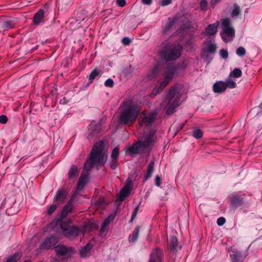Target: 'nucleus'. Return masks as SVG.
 <instances>
[{
  "instance_id": "1",
  "label": "nucleus",
  "mask_w": 262,
  "mask_h": 262,
  "mask_svg": "<svg viewBox=\"0 0 262 262\" xmlns=\"http://www.w3.org/2000/svg\"><path fill=\"white\" fill-rule=\"evenodd\" d=\"M103 143V141H100L94 144L90 157L84 165L83 169L85 170H90L94 164L102 166L106 162L107 154Z\"/></svg>"
},
{
  "instance_id": "35",
  "label": "nucleus",
  "mask_w": 262,
  "mask_h": 262,
  "mask_svg": "<svg viewBox=\"0 0 262 262\" xmlns=\"http://www.w3.org/2000/svg\"><path fill=\"white\" fill-rule=\"evenodd\" d=\"M225 82V85H226V89L227 88L233 89L236 87L235 82L231 79H227Z\"/></svg>"
},
{
  "instance_id": "43",
  "label": "nucleus",
  "mask_w": 262,
  "mask_h": 262,
  "mask_svg": "<svg viewBox=\"0 0 262 262\" xmlns=\"http://www.w3.org/2000/svg\"><path fill=\"white\" fill-rule=\"evenodd\" d=\"M65 260L64 258L61 257L57 256L55 257H51L50 261L51 262H62Z\"/></svg>"
},
{
  "instance_id": "62",
  "label": "nucleus",
  "mask_w": 262,
  "mask_h": 262,
  "mask_svg": "<svg viewBox=\"0 0 262 262\" xmlns=\"http://www.w3.org/2000/svg\"><path fill=\"white\" fill-rule=\"evenodd\" d=\"M107 226L108 225L107 224H105V223L103 222L101 226L106 229Z\"/></svg>"
},
{
  "instance_id": "14",
  "label": "nucleus",
  "mask_w": 262,
  "mask_h": 262,
  "mask_svg": "<svg viewBox=\"0 0 262 262\" xmlns=\"http://www.w3.org/2000/svg\"><path fill=\"white\" fill-rule=\"evenodd\" d=\"M74 200L75 196H72L67 204L63 207L60 214V217L62 220L66 219L68 214L72 212L74 207L73 202Z\"/></svg>"
},
{
  "instance_id": "44",
  "label": "nucleus",
  "mask_w": 262,
  "mask_h": 262,
  "mask_svg": "<svg viewBox=\"0 0 262 262\" xmlns=\"http://www.w3.org/2000/svg\"><path fill=\"white\" fill-rule=\"evenodd\" d=\"M118 165V162L117 159H112L110 163V167L112 169H115Z\"/></svg>"
},
{
  "instance_id": "49",
  "label": "nucleus",
  "mask_w": 262,
  "mask_h": 262,
  "mask_svg": "<svg viewBox=\"0 0 262 262\" xmlns=\"http://www.w3.org/2000/svg\"><path fill=\"white\" fill-rule=\"evenodd\" d=\"M172 3V0H161L160 5L162 7L167 6Z\"/></svg>"
},
{
  "instance_id": "39",
  "label": "nucleus",
  "mask_w": 262,
  "mask_h": 262,
  "mask_svg": "<svg viewBox=\"0 0 262 262\" xmlns=\"http://www.w3.org/2000/svg\"><path fill=\"white\" fill-rule=\"evenodd\" d=\"M119 148L116 147L112 152L111 158L112 159H118V157L119 156Z\"/></svg>"
},
{
  "instance_id": "36",
  "label": "nucleus",
  "mask_w": 262,
  "mask_h": 262,
  "mask_svg": "<svg viewBox=\"0 0 262 262\" xmlns=\"http://www.w3.org/2000/svg\"><path fill=\"white\" fill-rule=\"evenodd\" d=\"M85 183H83L82 180V178H79L77 183V187L76 189V192L77 193L80 192L82 189L83 188Z\"/></svg>"
},
{
  "instance_id": "25",
  "label": "nucleus",
  "mask_w": 262,
  "mask_h": 262,
  "mask_svg": "<svg viewBox=\"0 0 262 262\" xmlns=\"http://www.w3.org/2000/svg\"><path fill=\"white\" fill-rule=\"evenodd\" d=\"M140 230V227L139 226L136 227L133 233L130 234L128 237V241L129 243H135L137 242Z\"/></svg>"
},
{
  "instance_id": "58",
  "label": "nucleus",
  "mask_w": 262,
  "mask_h": 262,
  "mask_svg": "<svg viewBox=\"0 0 262 262\" xmlns=\"http://www.w3.org/2000/svg\"><path fill=\"white\" fill-rule=\"evenodd\" d=\"M221 1V0H211V4L212 5H215L216 4H217Z\"/></svg>"
},
{
  "instance_id": "33",
  "label": "nucleus",
  "mask_w": 262,
  "mask_h": 262,
  "mask_svg": "<svg viewBox=\"0 0 262 262\" xmlns=\"http://www.w3.org/2000/svg\"><path fill=\"white\" fill-rule=\"evenodd\" d=\"M168 20V22L167 23V24L165 25V27L163 29V31L164 32L168 31L171 28V27L173 25V24L177 20V18L176 17H173L172 18V19H170V18H169Z\"/></svg>"
},
{
  "instance_id": "19",
  "label": "nucleus",
  "mask_w": 262,
  "mask_h": 262,
  "mask_svg": "<svg viewBox=\"0 0 262 262\" xmlns=\"http://www.w3.org/2000/svg\"><path fill=\"white\" fill-rule=\"evenodd\" d=\"M45 11L43 9H40L38 12L35 13L33 18V24L38 26L40 24L45 21L44 19Z\"/></svg>"
},
{
  "instance_id": "41",
  "label": "nucleus",
  "mask_w": 262,
  "mask_h": 262,
  "mask_svg": "<svg viewBox=\"0 0 262 262\" xmlns=\"http://www.w3.org/2000/svg\"><path fill=\"white\" fill-rule=\"evenodd\" d=\"M220 54L221 56L224 59H227L228 57V53L227 50L222 49L220 51Z\"/></svg>"
},
{
  "instance_id": "63",
  "label": "nucleus",
  "mask_w": 262,
  "mask_h": 262,
  "mask_svg": "<svg viewBox=\"0 0 262 262\" xmlns=\"http://www.w3.org/2000/svg\"><path fill=\"white\" fill-rule=\"evenodd\" d=\"M24 262H31V260L28 259V260H26Z\"/></svg>"
},
{
  "instance_id": "8",
  "label": "nucleus",
  "mask_w": 262,
  "mask_h": 262,
  "mask_svg": "<svg viewBox=\"0 0 262 262\" xmlns=\"http://www.w3.org/2000/svg\"><path fill=\"white\" fill-rule=\"evenodd\" d=\"M157 136L156 131L151 129L139 141L144 150H150L156 142Z\"/></svg>"
},
{
  "instance_id": "40",
  "label": "nucleus",
  "mask_w": 262,
  "mask_h": 262,
  "mask_svg": "<svg viewBox=\"0 0 262 262\" xmlns=\"http://www.w3.org/2000/svg\"><path fill=\"white\" fill-rule=\"evenodd\" d=\"M58 205L56 203V204H52L49 207L48 209V214L49 215L52 214L56 209Z\"/></svg>"
},
{
  "instance_id": "48",
  "label": "nucleus",
  "mask_w": 262,
  "mask_h": 262,
  "mask_svg": "<svg viewBox=\"0 0 262 262\" xmlns=\"http://www.w3.org/2000/svg\"><path fill=\"white\" fill-rule=\"evenodd\" d=\"M116 3L117 6L120 7H123L126 5V1L125 0H116Z\"/></svg>"
},
{
  "instance_id": "28",
  "label": "nucleus",
  "mask_w": 262,
  "mask_h": 262,
  "mask_svg": "<svg viewBox=\"0 0 262 262\" xmlns=\"http://www.w3.org/2000/svg\"><path fill=\"white\" fill-rule=\"evenodd\" d=\"M92 248V245L91 244H88L83 247L80 251L81 256L82 257H86L88 256Z\"/></svg>"
},
{
  "instance_id": "20",
  "label": "nucleus",
  "mask_w": 262,
  "mask_h": 262,
  "mask_svg": "<svg viewBox=\"0 0 262 262\" xmlns=\"http://www.w3.org/2000/svg\"><path fill=\"white\" fill-rule=\"evenodd\" d=\"M232 254H230L231 258V262H243L244 259L246 257L245 255H243V252L237 249H233L232 250Z\"/></svg>"
},
{
  "instance_id": "56",
  "label": "nucleus",
  "mask_w": 262,
  "mask_h": 262,
  "mask_svg": "<svg viewBox=\"0 0 262 262\" xmlns=\"http://www.w3.org/2000/svg\"><path fill=\"white\" fill-rule=\"evenodd\" d=\"M157 73H158V68L157 67H155L152 70V72L151 76L153 77H156V75H157Z\"/></svg>"
},
{
  "instance_id": "2",
  "label": "nucleus",
  "mask_w": 262,
  "mask_h": 262,
  "mask_svg": "<svg viewBox=\"0 0 262 262\" xmlns=\"http://www.w3.org/2000/svg\"><path fill=\"white\" fill-rule=\"evenodd\" d=\"M181 96L180 90L176 86H172L169 90L167 96L162 104V106L166 109L167 115H172L175 112L176 108L180 105Z\"/></svg>"
},
{
  "instance_id": "37",
  "label": "nucleus",
  "mask_w": 262,
  "mask_h": 262,
  "mask_svg": "<svg viewBox=\"0 0 262 262\" xmlns=\"http://www.w3.org/2000/svg\"><path fill=\"white\" fill-rule=\"evenodd\" d=\"M85 183H83L82 180V178H79L77 183V187L76 189V192L77 193L80 192L82 189L83 188Z\"/></svg>"
},
{
  "instance_id": "13",
  "label": "nucleus",
  "mask_w": 262,
  "mask_h": 262,
  "mask_svg": "<svg viewBox=\"0 0 262 262\" xmlns=\"http://www.w3.org/2000/svg\"><path fill=\"white\" fill-rule=\"evenodd\" d=\"M101 130L100 124L91 125L88 131V139L97 138L100 135Z\"/></svg>"
},
{
  "instance_id": "60",
  "label": "nucleus",
  "mask_w": 262,
  "mask_h": 262,
  "mask_svg": "<svg viewBox=\"0 0 262 262\" xmlns=\"http://www.w3.org/2000/svg\"><path fill=\"white\" fill-rule=\"evenodd\" d=\"M105 228H104V227H102V226H101V228H100V233H103V232H104V231H105Z\"/></svg>"
},
{
  "instance_id": "22",
  "label": "nucleus",
  "mask_w": 262,
  "mask_h": 262,
  "mask_svg": "<svg viewBox=\"0 0 262 262\" xmlns=\"http://www.w3.org/2000/svg\"><path fill=\"white\" fill-rule=\"evenodd\" d=\"M219 25V21H216L215 23L209 25L206 28V33L209 36L214 35L217 32V27Z\"/></svg>"
},
{
  "instance_id": "32",
  "label": "nucleus",
  "mask_w": 262,
  "mask_h": 262,
  "mask_svg": "<svg viewBox=\"0 0 262 262\" xmlns=\"http://www.w3.org/2000/svg\"><path fill=\"white\" fill-rule=\"evenodd\" d=\"M100 70L97 68H95L91 72L89 77V80L90 81L91 83H92L94 79L100 74Z\"/></svg>"
},
{
  "instance_id": "11",
  "label": "nucleus",
  "mask_w": 262,
  "mask_h": 262,
  "mask_svg": "<svg viewBox=\"0 0 262 262\" xmlns=\"http://www.w3.org/2000/svg\"><path fill=\"white\" fill-rule=\"evenodd\" d=\"M245 194L242 192H235L229 198L230 204L233 206L242 205L244 202Z\"/></svg>"
},
{
  "instance_id": "17",
  "label": "nucleus",
  "mask_w": 262,
  "mask_h": 262,
  "mask_svg": "<svg viewBox=\"0 0 262 262\" xmlns=\"http://www.w3.org/2000/svg\"><path fill=\"white\" fill-rule=\"evenodd\" d=\"M157 116L156 112H152L149 114L148 116L144 117L139 122V126H142L143 125L146 126L151 125L156 120Z\"/></svg>"
},
{
  "instance_id": "57",
  "label": "nucleus",
  "mask_w": 262,
  "mask_h": 262,
  "mask_svg": "<svg viewBox=\"0 0 262 262\" xmlns=\"http://www.w3.org/2000/svg\"><path fill=\"white\" fill-rule=\"evenodd\" d=\"M142 3L144 5H150L152 3V0H141Z\"/></svg>"
},
{
  "instance_id": "55",
  "label": "nucleus",
  "mask_w": 262,
  "mask_h": 262,
  "mask_svg": "<svg viewBox=\"0 0 262 262\" xmlns=\"http://www.w3.org/2000/svg\"><path fill=\"white\" fill-rule=\"evenodd\" d=\"M88 176L85 174H81L79 178H82V182L86 184Z\"/></svg>"
},
{
  "instance_id": "42",
  "label": "nucleus",
  "mask_w": 262,
  "mask_h": 262,
  "mask_svg": "<svg viewBox=\"0 0 262 262\" xmlns=\"http://www.w3.org/2000/svg\"><path fill=\"white\" fill-rule=\"evenodd\" d=\"M200 6L202 10H206L207 7V2L206 0H201L200 3Z\"/></svg>"
},
{
  "instance_id": "3",
  "label": "nucleus",
  "mask_w": 262,
  "mask_h": 262,
  "mask_svg": "<svg viewBox=\"0 0 262 262\" xmlns=\"http://www.w3.org/2000/svg\"><path fill=\"white\" fill-rule=\"evenodd\" d=\"M182 50V47L181 46L166 43L159 54L161 59L166 61H174L180 57Z\"/></svg>"
},
{
  "instance_id": "53",
  "label": "nucleus",
  "mask_w": 262,
  "mask_h": 262,
  "mask_svg": "<svg viewBox=\"0 0 262 262\" xmlns=\"http://www.w3.org/2000/svg\"><path fill=\"white\" fill-rule=\"evenodd\" d=\"M122 41L124 45H128L131 42L130 39L127 37H124L122 39Z\"/></svg>"
},
{
  "instance_id": "52",
  "label": "nucleus",
  "mask_w": 262,
  "mask_h": 262,
  "mask_svg": "<svg viewBox=\"0 0 262 262\" xmlns=\"http://www.w3.org/2000/svg\"><path fill=\"white\" fill-rule=\"evenodd\" d=\"M161 177L158 175L156 176V178H155V185L159 187L161 185Z\"/></svg>"
},
{
  "instance_id": "27",
  "label": "nucleus",
  "mask_w": 262,
  "mask_h": 262,
  "mask_svg": "<svg viewBox=\"0 0 262 262\" xmlns=\"http://www.w3.org/2000/svg\"><path fill=\"white\" fill-rule=\"evenodd\" d=\"M15 23L12 20H6L1 23V27L5 30L11 29L14 27Z\"/></svg>"
},
{
  "instance_id": "59",
  "label": "nucleus",
  "mask_w": 262,
  "mask_h": 262,
  "mask_svg": "<svg viewBox=\"0 0 262 262\" xmlns=\"http://www.w3.org/2000/svg\"><path fill=\"white\" fill-rule=\"evenodd\" d=\"M66 103V98L64 97L62 99L60 100V104H64Z\"/></svg>"
},
{
  "instance_id": "10",
  "label": "nucleus",
  "mask_w": 262,
  "mask_h": 262,
  "mask_svg": "<svg viewBox=\"0 0 262 262\" xmlns=\"http://www.w3.org/2000/svg\"><path fill=\"white\" fill-rule=\"evenodd\" d=\"M58 238L55 235H51L46 238L45 241L40 245L39 248L41 250H49L54 248L55 245L58 242Z\"/></svg>"
},
{
  "instance_id": "47",
  "label": "nucleus",
  "mask_w": 262,
  "mask_h": 262,
  "mask_svg": "<svg viewBox=\"0 0 262 262\" xmlns=\"http://www.w3.org/2000/svg\"><path fill=\"white\" fill-rule=\"evenodd\" d=\"M139 210V206H137L133 210L132 212V219L130 220V222H133L134 219L136 217L137 212Z\"/></svg>"
},
{
  "instance_id": "5",
  "label": "nucleus",
  "mask_w": 262,
  "mask_h": 262,
  "mask_svg": "<svg viewBox=\"0 0 262 262\" xmlns=\"http://www.w3.org/2000/svg\"><path fill=\"white\" fill-rule=\"evenodd\" d=\"M140 110L137 106H130L124 109L119 117L121 124L131 125L134 123L140 113Z\"/></svg>"
},
{
  "instance_id": "12",
  "label": "nucleus",
  "mask_w": 262,
  "mask_h": 262,
  "mask_svg": "<svg viewBox=\"0 0 262 262\" xmlns=\"http://www.w3.org/2000/svg\"><path fill=\"white\" fill-rule=\"evenodd\" d=\"M132 187L133 183L129 178H128L125 186L121 190L117 199L120 201H123L129 195L130 191L132 189Z\"/></svg>"
},
{
  "instance_id": "46",
  "label": "nucleus",
  "mask_w": 262,
  "mask_h": 262,
  "mask_svg": "<svg viewBox=\"0 0 262 262\" xmlns=\"http://www.w3.org/2000/svg\"><path fill=\"white\" fill-rule=\"evenodd\" d=\"M114 81L111 78L107 79L104 82V85L109 88H112L114 86Z\"/></svg>"
},
{
  "instance_id": "38",
  "label": "nucleus",
  "mask_w": 262,
  "mask_h": 262,
  "mask_svg": "<svg viewBox=\"0 0 262 262\" xmlns=\"http://www.w3.org/2000/svg\"><path fill=\"white\" fill-rule=\"evenodd\" d=\"M236 54L240 57L244 56L246 54V50L244 47H239L236 49Z\"/></svg>"
},
{
  "instance_id": "6",
  "label": "nucleus",
  "mask_w": 262,
  "mask_h": 262,
  "mask_svg": "<svg viewBox=\"0 0 262 262\" xmlns=\"http://www.w3.org/2000/svg\"><path fill=\"white\" fill-rule=\"evenodd\" d=\"M222 31L220 34L223 40L228 42L233 40L235 36V30L231 26V20L229 18H223L221 20Z\"/></svg>"
},
{
  "instance_id": "30",
  "label": "nucleus",
  "mask_w": 262,
  "mask_h": 262,
  "mask_svg": "<svg viewBox=\"0 0 262 262\" xmlns=\"http://www.w3.org/2000/svg\"><path fill=\"white\" fill-rule=\"evenodd\" d=\"M241 10L239 6L236 4L234 3L233 5L231 16L234 17L239 15L241 14Z\"/></svg>"
},
{
  "instance_id": "15",
  "label": "nucleus",
  "mask_w": 262,
  "mask_h": 262,
  "mask_svg": "<svg viewBox=\"0 0 262 262\" xmlns=\"http://www.w3.org/2000/svg\"><path fill=\"white\" fill-rule=\"evenodd\" d=\"M163 257V251L158 248L152 250L150 254L149 262H162Z\"/></svg>"
},
{
  "instance_id": "54",
  "label": "nucleus",
  "mask_w": 262,
  "mask_h": 262,
  "mask_svg": "<svg viewBox=\"0 0 262 262\" xmlns=\"http://www.w3.org/2000/svg\"><path fill=\"white\" fill-rule=\"evenodd\" d=\"M114 219V216H108L104 221V223H105V224H107V225H108L111 222V221H112Z\"/></svg>"
},
{
  "instance_id": "50",
  "label": "nucleus",
  "mask_w": 262,
  "mask_h": 262,
  "mask_svg": "<svg viewBox=\"0 0 262 262\" xmlns=\"http://www.w3.org/2000/svg\"><path fill=\"white\" fill-rule=\"evenodd\" d=\"M226 222V220L223 217H220L217 220V224L219 226L223 225Z\"/></svg>"
},
{
  "instance_id": "34",
  "label": "nucleus",
  "mask_w": 262,
  "mask_h": 262,
  "mask_svg": "<svg viewBox=\"0 0 262 262\" xmlns=\"http://www.w3.org/2000/svg\"><path fill=\"white\" fill-rule=\"evenodd\" d=\"M242 75V71L238 68L234 69L230 73V76L234 78L240 77Z\"/></svg>"
},
{
  "instance_id": "9",
  "label": "nucleus",
  "mask_w": 262,
  "mask_h": 262,
  "mask_svg": "<svg viewBox=\"0 0 262 262\" xmlns=\"http://www.w3.org/2000/svg\"><path fill=\"white\" fill-rule=\"evenodd\" d=\"M57 256L61 257L66 259L70 257L74 251V249L72 247H67V246L59 244L54 247Z\"/></svg>"
},
{
  "instance_id": "45",
  "label": "nucleus",
  "mask_w": 262,
  "mask_h": 262,
  "mask_svg": "<svg viewBox=\"0 0 262 262\" xmlns=\"http://www.w3.org/2000/svg\"><path fill=\"white\" fill-rule=\"evenodd\" d=\"M18 256V254H14L11 257H10L6 262H16L17 261V258Z\"/></svg>"
},
{
  "instance_id": "24",
  "label": "nucleus",
  "mask_w": 262,
  "mask_h": 262,
  "mask_svg": "<svg viewBox=\"0 0 262 262\" xmlns=\"http://www.w3.org/2000/svg\"><path fill=\"white\" fill-rule=\"evenodd\" d=\"M79 172V169L78 167L75 165H72L68 172V178L70 180H75L78 177Z\"/></svg>"
},
{
  "instance_id": "31",
  "label": "nucleus",
  "mask_w": 262,
  "mask_h": 262,
  "mask_svg": "<svg viewBox=\"0 0 262 262\" xmlns=\"http://www.w3.org/2000/svg\"><path fill=\"white\" fill-rule=\"evenodd\" d=\"M203 131L199 128H194L192 130V136L195 139H200L203 137Z\"/></svg>"
},
{
  "instance_id": "4",
  "label": "nucleus",
  "mask_w": 262,
  "mask_h": 262,
  "mask_svg": "<svg viewBox=\"0 0 262 262\" xmlns=\"http://www.w3.org/2000/svg\"><path fill=\"white\" fill-rule=\"evenodd\" d=\"M176 69L174 66L172 65L167 66L166 71L162 74L164 80L160 82L159 85H156L150 94V97L151 98H153L157 94L161 93L163 89L167 85L170 81L173 78Z\"/></svg>"
},
{
  "instance_id": "7",
  "label": "nucleus",
  "mask_w": 262,
  "mask_h": 262,
  "mask_svg": "<svg viewBox=\"0 0 262 262\" xmlns=\"http://www.w3.org/2000/svg\"><path fill=\"white\" fill-rule=\"evenodd\" d=\"M55 225L60 226L61 231L59 232L67 237H77L82 232L78 227L75 225L69 227V224L64 222L57 221Z\"/></svg>"
},
{
  "instance_id": "29",
  "label": "nucleus",
  "mask_w": 262,
  "mask_h": 262,
  "mask_svg": "<svg viewBox=\"0 0 262 262\" xmlns=\"http://www.w3.org/2000/svg\"><path fill=\"white\" fill-rule=\"evenodd\" d=\"M216 51V46L214 43H212L211 42H209L207 45L205 49H204V51L205 52H207L208 54H214Z\"/></svg>"
},
{
  "instance_id": "21",
  "label": "nucleus",
  "mask_w": 262,
  "mask_h": 262,
  "mask_svg": "<svg viewBox=\"0 0 262 262\" xmlns=\"http://www.w3.org/2000/svg\"><path fill=\"white\" fill-rule=\"evenodd\" d=\"M144 150V148L139 142L128 147V154L132 156L133 155L140 154Z\"/></svg>"
},
{
  "instance_id": "61",
  "label": "nucleus",
  "mask_w": 262,
  "mask_h": 262,
  "mask_svg": "<svg viewBox=\"0 0 262 262\" xmlns=\"http://www.w3.org/2000/svg\"><path fill=\"white\" fill-rule=\"evenodd\" d=\"M107 226L108 225L107 224H105V223L103 222L101 226L106 229Z\"/></svg>"
},
{
  "instance_id": "18",
  "label": "nucleus",
  "mask_w": 262,
  "mask_h": 262,
  "mask_svg": "<svg viewBox=\"0 0 262 262\" xmlns=\"http://www.w3.org/2000/svg\"><path fill=\"white\" fill-rule=\"evenodd\" d=\"M68 192L63 189L58 190L54 196V202L57 205H60L62 204L66 200Z\"/></svg>"
},
{
  "instance_id": "51",
  "label": "nucleus",
  "mask_w": 262,
  "mask_h": 262,
  "mask_svg": "<svg viewBox=\"0 0 262 262\" xmlns=\"http://www.w3.org/2000/svg\"><path fill=\"white\" fill-rule=\"evenodd\" d=\"M8 121V118L5 115L0 116V123L2 124H5Z\"/></svg>"
},
{
  "instance_id": "23",
  "label": "nucleus",
  "mask_w": 262,
  "mask_h": 262,
  "mask_svg": "<svg viewBox=\"0 0 262 262\" xmlns=\"http://www.w3.org/2000/svg\"><path fill=\"white\" fill-rule=\"evenodd\" d=\"M226 90L225 82L222 81H219L215 82L213 86V90L214 93H220L225 91Z\"/></svg>"
},
{
  "instance_id": "16",
  "label": "nucleus",
  "mask_w": 262,
  "mask_h": 262,
  "mask_svg": "<svg viewBox=\"0 0 262 262\" xmlns=\"http://www.w3.org/2000/svg\"><path fill=\"white\" fill-rule=\"evenodd\" d=\"M168 249L173 253L177 252L181 248V246L179 245L178 240L176 236L172 235L170 236L168 243Z\"/></svg>"
},
{
  "instance_id": "26",
  "label": "nucleus",
  "mask_w": 262,
  "mask_h": 262,
  "mask_svg": "<svg viewBox=\"0 0 262 262\" xmlns=\"http://www.w3.org/2000/svg\"><path fill=\"white\" fill-rule=\"evenodd\" d=\"M154 166H155V160H152L149 163L147 168V172L146 173V175L144 177V181L148 180L149 178H150L154 170Z\"/></svg>"
},
{
  "instance_id": "64",
  "label": "nucleus",
  "mask_w": 262,
  "mask_h": 262,
  "mask_svg": "<svg viewBox=\"0 0 262 262\" xmlns=\"http://www.w3.org/2000/svg\"><path fill=\"white\" fill-rule=\"evenodd\" d=\"M259 107L262 108V102H261V103L259 105Z\"/></svg>"
}]
</instances>
